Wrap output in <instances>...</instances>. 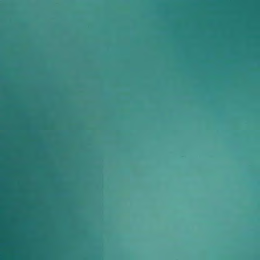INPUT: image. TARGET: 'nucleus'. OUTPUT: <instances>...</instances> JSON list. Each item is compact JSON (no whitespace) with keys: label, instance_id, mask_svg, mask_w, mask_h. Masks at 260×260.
<instances>
[{"label":"nucleus","instance_id":"obj_1","mask_svg":"<svg viewBox=\"0 0 260 260\" xmlns=\"http://www.w3.org/2000/svg\"><path fill=\"white\" fill-rule=\"evenodd\" d=\"M157 162H158V163H159L160 162H159V161H158Z\"/></svg>","mask_w":260,"mask_h":260},{"label":"nucleus","instance_id":"obj_2","mask_svg":"<svg viewBox=\"0 0 260 260\" xmlns=\"http://www.w3.org/2000/svg\"><path fill=\"white\" fill-rule=\"evenodd\" d=\"M203 162H204V163H205L206 162H205V161H204Z\"/></svg>","mask_w":260,"mask_h":260}]
</instances>
